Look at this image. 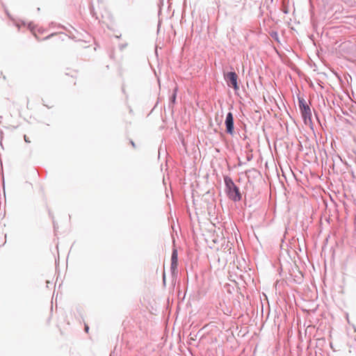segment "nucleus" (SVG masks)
Returning a JSON list of instances; mask_svg holds the SVG:
<instances>
[{
  "mask_svg": "<svg viewBox=\"0 0 356 356\" xmlns=\"http://www.w3.org/2000/svg\"><path fill=\"white\" fill-rule=\"evenodd\" d=\"M227 187L228 188L229 197L234 201H238L241 198L238 188L236 186L232 180H225Z\"/></svg>",
  "mask_w": 356,
  "mask_h": 356,
  "instance_id": "1",
  "label": "nucleus"
},
{
  "mask_svg": "<svg viewBox=\"0 0 356 356\" xmlns=\"http://www.w3.org/2000/svg\"><path fill=\"white\" fill-rule=\"evenodd\" d=\"M225 79L229 86H232L236 90H238V76L234 72H230L225 74Z\"/></svg>",
  "mask_w": 356,
  "mask_h": 356,
  "instance_id": "2",
  "label": "nucleus"
},
{
  "mask_svg": "<svg viewBox=\"0 0 356 356\" xmlns=\"http://www.w3.org/2000/svg\"><path fill=\"white\" fill-rule=\"evenodd\" d=\"M299 106L302 113V115L306 120L311 117V110L304 99L299 100Z\"/></svg>",
  "mask_w": 356,
  "mask_h": 356,
  "instance_id": "3",
  "label": "nucleus"
},
{
  "mask_svg": "<svg viewBox=\"0 0 356 356\" xmlns=\"http://www.w3.org/2000/svg\"><path fill=\"white\" fill-rule=\"evenodd\" d=\"M226 131L229 134L234 132V118L231 112L228 113L225 120Z\"/></svg>",
  "mask_w": 356,
  "mask_h": 356,
  "instance_id": "4",
  "label": "nucleus"
},
{
  "mask_svg": "<svg viewBox=\"0 0 356 356\" xmlns=\"http://www.w3.org/2000/svg\"><path fill=\"white\" fill-rule=\"evenodd\" d=\"M178 262V254L177 250H174L171 256V269L174 271L177 269Z\"/></svg>",
  "mask_w": 356,
  "mask_h": 356,
  "instance_id": "5",
  "label": "nucleus"
},
{
  "mask_svg": "<svg viewBox=\"0 0 356 356\" xmlns=\"http://www.w3.org/2000/svg\"><path fill=\"white\" fill-rule=\"evenodd\" d=\"M61 37H62V34L54 33V34H51V35H48L47 37L44 38V39L47 40V39L54 38V42L56 44H58L61 41L63 40V39H62Z\"/></svg>",
  "mask_w": 356,
  "mask_h": 356,
  "instance_id": "6",
  "label": "nucleus"
},
{
  "mask_svg": "<svg viewBox=\"0 0 356 356\" xmlns=\"http://www.w3.org/2000/svg\"><path fill=\"white\" fill-rule=\"evenodd\" d=\"M24 140H25L26 143H31V140L29 139V138L26 135H24Z\"/></svg>",
  "mask_w": 356,
  "mask_h": 356,
  "instance_id": "7",
  "label": "nucleus"
},
{
  "mask_svg": "<svg viewBox=\"0 0 356 356\" xmlns=\"http://www.w3.org/2000/svg\"><path fill=\"white\" fill-rule=\"evenodd\" d=\"M34 35H35V37L38 40H40V38L39 35H38L35 32H34Z\"/></svg>",
  "mask_w": 356,
  "mask_h": 356,
  "instance_id": "8",
  "label": "nucleus"
},
{
  "mask_svg": "<svg viewBox=\"0 0 356 356\" xmlns=\"http://www.w3.org/2000/svg\"><path fill=\"white\" fill-rule=\"evenodd\" d=\"M88 330H89V327L87 325H85V330H86V332H88Z\"/></svg>",
  "mask_w": 356,
  "mask_h": 356,
  "instance_id": "9",
  "label": "nucleus"
},
{
  "mask_svg": "<svg viewBox=\"0 0 356 356\" xmlns=\"http://www.w3.org/2000/svg\"><path fill=\"white\" fill-rule=\"evenodd\" d=\"M131 143L133 147H135V144H134V143L133 141H131Z\"/></svg>",
  "mask_w": 356,
  "mask_h": 356,
  "instance_id": "10",
  "label": "nucleus"
}]
</instances>
